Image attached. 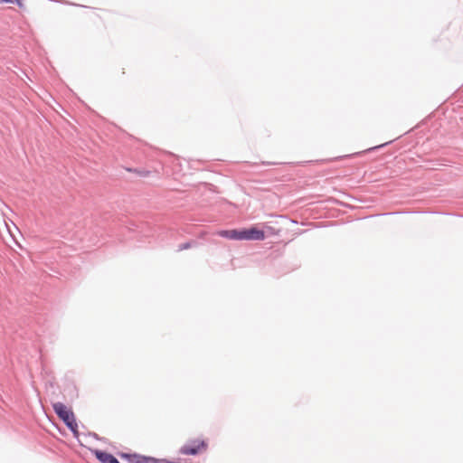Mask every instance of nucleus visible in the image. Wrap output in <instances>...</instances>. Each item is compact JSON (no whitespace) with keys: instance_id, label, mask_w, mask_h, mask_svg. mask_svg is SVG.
Listing matches in <instances>:
<instances>
[{"instance_id":"1","label":"nucleus","mask_w":463,"mask_h":463,"mask_svg":"<svg viewBox=\"0 0 463 463\" xmlns=\"http://www.w3.org/2000/svg\"><path fill=\"white\" fill-rule=\"evenodd\" d=\"M52 408L58 417L66 424V426L72 431L75 437H78V424L76 422L75 415L71 408L67 407L62 402H55Z\"/></svg>"},{"instance_id":"2","label":"nucleus","mask_w":463,"mask_h":463,"mask_svg":"<svg viewBox=\"0 0 463 463\" xmlns=\"http://www.w3.org/2000/svg\"><path fill=\"white\" fill-rule=\"evenodd\" d=\"M241 241H263L265 233L257 226H251L249 229L241 230Z\"/></svg>"},{"instance_id":"3","label":"nucleus","mask_w":463,"mask_h":463,"mask_svg":"<svg viewBox=\"0 0 463 463\" xmlns=\"http://www.w3.org/2000/svg\"><path fill=\"white\" fill-rule=\"evenodd\" d=\"M120 457L122 458H126L128 460L129 463H158V459L153 458H146L143 456H139L137 454H120Z\"/></svg>"},{"instance_id":"4","label":"nucleus","mask_w":463,"mask_h":463,"mask_svg":"<svg viewBox=\"0 0 463 463\" xmlns=\"http://www.w3.org/2000/svg\"><path fill=\"white\" fill-rule=\"evenodd\" d=\"M204 441H194V445H185L181 449V452L184 455H194L202 449H205Z\"/></svg>"},{"instance_id":"5","label":"nucleus","mask_w":463,"mask_h":463,"mask_svg":"<svg viewBox=\"0 0 463 463\" xmlns=\"http://www.w3.org/2000/svg\"><path fill=\"white\" fill-rule=\"evenodd\" d=\"M93 453L101 463H119L113 455L106 451L96 449Z\"/></svg>"},{"instance_id":"6","label":"nucleus","mask_w":463,"mask_h":463,"mask_svg":"<svg viewBox=\"0 0 463 463\" xmlns=\"http://www.w3.org/2000/svg\"><path fill=\"white\" fill-rule=\"evenodd\" d=\"M217 234L229 240L241 241V230H222Z\"/></svg>"},{"instance_id":"7","label":"nucleus","mask_w":463,"mask_h":463,"mask_svg":"<svg viewBox=\"0 0 463 463\" xmlns=\"http://www.w3.org/2000/svg\"><path fill=\"white\" fill-rule=\"evenodd\" d=\"M9 2L15 3V4H17L19 6H22V5H23L22 0H10Z\"/></svg>"},{"instance_id":"8","label":"nucleus","mask_w":463,"mask_h":463,"mask_svg":"<svg viewBox=\"0 0 463 463\" xmlns=\"http://www.w3.org/2000/svg\"><path fill=\"white\" fill-rule=\"evenodd\" d=\"M9 1H10V0H0V3H1V2H5V3H7V2H9Z\"/></svg>"}]
</instances>
